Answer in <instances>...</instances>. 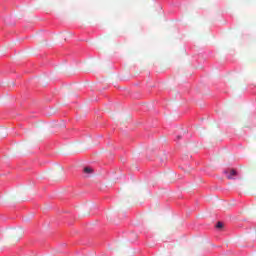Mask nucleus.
<instances>
[{
    "mask_svg": "<svg viewBox=\"0 0 256 256\" xmlns=\"http://www.w3.org/2000/svg\"><path fill=\"white\" fill-rule=\"evenodd\" d=\"M223 228V222H217L216 229H222Z\"/></svg>",
    "mask_w": 256,
    "mask_h": 256,
    "instance_id": "nucleus-3",
    "label": "nucleus"
},
{
    "mask_svg": "<svg viewBox=\"0 0 256 256\" xmlns=\"http://www.w3.org/2000/svg\"><path fill=\"white\" fill-rule=\"evenodd\" d=\"M84 173H85L86 175H92V173H93V168H91V167H85V168H84Z\"/></svg>",
    "mask_w": 256,
    "mask_h": 256,
    "instance_id": "nucleus-2",
    "label": "nucleus"
},
{
    "mask_svg": "<svg viewBox=\"0 0 256 256\" xmlns=\"http://www.w3.org/2000/svg\"><path fill=\"white\" fill-rule=\"evenodd\" d=\"M224 175H227V179H235V177H237V172L235 169L230 170V173L229 171L224 170Z\"/></svg>",
    "mask_w": 256,
    "mask_h": 256,
    "instance_id": "nucleus-1",
    "label": "nucleus"
}]
</instances>
